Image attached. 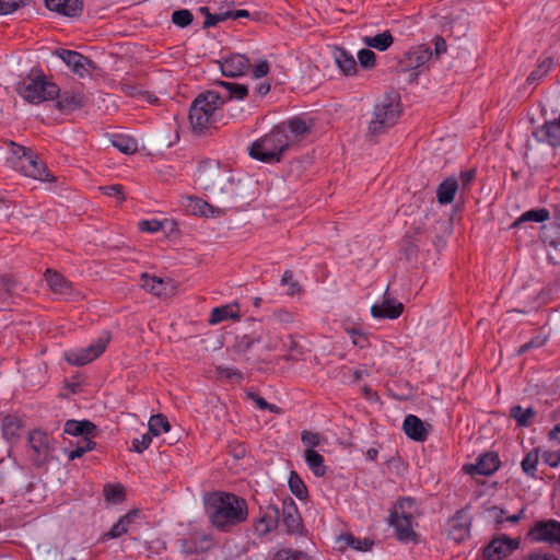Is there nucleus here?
Listing matches in <instances>:
<instances>
[{
  "mask_svg": "<svg viewBox=\"0 0 560 560\" xmlns=\"http://www.w3.org/2000/svg\"><path fill=\"white\" fill-rule=\"evenodd\" d=\"M207 512L209 522L214 528L230 532L233 527L246 522L248 504L244 498L234 493L217 492L210 498Z\"/></svg>",
  "mask_w": 560,
  "mask_h": 560,
  "instance_id": "1",
  "label": "nucleus"
},
{
  "mask_svg": "<svg viewBox=\"0 0 560 560\" xmlns=\"http://www.w3.org/2000/svg\"><path fill=\"white\" fill-rule=\"evenodd\" d=\"M224 98L215 91L200 93L191 103L189 108V121L192 131L202 135L206 130L214 128L218 119V112L222 109Z\"/></svg>",
  "mask_w": 560,
  "mask_h": 560,
  "instance_id": "2",
  "label": "nucleus"
},
{
  "mask_svg": "<svg viewBox=\"0 0 560 560\" xmlns=\"http://www.w3.org/2000/svg\"><path fill=\"white\" fill-rule=\"evenodd\" d=\"M293 144V140L284 133L283 126L273 127L268 133L255 140L248 148L252 159L267 164L279 163L283 153Z\"/></svg>",
  "mask_w": 560,
  "mask_h": 560,
  "instance_id": "3",
  "label": "nucleus"
},
{
  "mask_svg": "<svg viewBox=\"0 0 560 560\" xmlns=\"http://www.w3.org/2000/svg\"><path fill=\"white\" fill-rule=\"evenodd\" d=\"M15 91L30 104H39L55 100L59 94V86L49 81L39 69L33 68L31 72L19 81Z\"/></svg>",
  "mask_w": 560,
  "mask_h": 560,
  "instance_id": "4",
  "label": "nucleus"
},
{
  "mask_svg": "<svg viewBox=\"0 0 560 560\" xmlns=\"http://www.w3.org/2000/svg\"><path fill=\"white\" fill-rule=\"evenodd\" d=\"M401 114L400 96L397 92L385 93L374 105L372 119L369 122L368 132L370 136L384 133L393 127Z\"/></svg>",
  "mask_w": 560,
  "mask_h": 560,
  "instance_id": "5",
  "label": "nucleus"
},
{
  "mask_svg": "<svg viewBox=\"0 0 560 560\" xmlns=\"http://www.w3.org/2000/svg\"><path fill=\"white\" fill-rule=\"evenodd\" d=\"M10 145L12 156L9 161L12 168L34 179L43 182L54 180L46 164L38 158L37 153L30 148L14 142H11Z\"/></svg>",
  "mask_w": 560,
  "mask_h": 560,
  "instance_id": "6",
  "label": "nucleus"
},
{
  "mask_svg": "<svg viewBox=\"0 0 560 560\" xmlns=\"http://www.w3.org/2000/svg\"><path fill=\"white\" fill-rule=\"evenodd\" d=\"M477 177L476 168L460 171L459 175L444 178L436 188V200L441 206H447L458 199L464 201L469 195Z\"/></svg>",
  "mask_w": 560,
  "mask_h": 560,
  "instance_id": "7",
  "label": "nucleus"
},
{
  "mask_svg": "<svg viewBox=\"0 0 560 560\" xmlns=\"http://www.w3.org/2000/svg\"><path fill=\"white\" fill-rule=\"evenodd\" d=\"M108 341V335L100 337L94 343H91L85 348L66 352V360L71 365H85L98 358L105 351Z\"/></svg>",
  "mask_w": 560,
  "mask_h": 560,
  "instance_id": "8",
  "label": "nucleus"
},
{
  "mask_svg": "<svg viewBox=\"0 0 560 560\" xmlns=\"http://www.w3.org/2000/svg\"><path fill=\"white\" fill-rule=\"evenodd\" d=\"M55 54L80 78L90 75V69L94 70L96 68L91 59L75 50L59 48L56 49Z\"/></svg>",
  "mask_w": 560,
  "mask_h": 560,
  "instance_id": "9",
  "label": "nucleus"
},
{
  "mask_svg": "<svg viewBox=\"0 0 560 560\" xmlns=\"http://www.w3.org/2000/svg\"><path fill=\"white\" fill-rule=\"evenodd\" d=\"M520 546L518 539H512L506 535L494 537L482 550L486 560H501L510 556Z\"/></svg>",
  "mask_w": 560,
  "mask_h": 560,
  "instance_id": "10",
  "label": "nucleus"
},
{
  "mask_svg": "<svg viewBox=\"0 0 560 560\" xmlns=\"http://www.w3.org/2000/svg\"><path fill=\"white\" fill-rule=\"evenodd\" d=\"M528 536L535 541L558 546L560 550V522L556 520L537 522L529 530Z\"/></svg>",
  "mask_w": 560,
  "mask_h": 560,
  "instance_id": "11",
  "label": "nucleus"
},
{
  "mask_svg": "<svg viewBox=\"0 0 560 560\" xmlns=\"http://www.w3.org/2000/svg\"><path fill=\"white\" fill-rule=\"evenodd\" d=\"M279 523L284 527L288 534H301L303 529V522L299 512L298 505L292 498H287L282 501L280 509Z\"/></svg>",
  "mask_w": 560,
  "mask_h": 560,
  "instance_id": "12",
  "label": "nucleus"
},
{
  "mask_svg": "<svg viewBox=\"0 0 560 560\" xmlns=\"http://www.w3.org/2000/svg\"><path fill=\"white\" fill-rule=\"evenodd\" d=\"M422 224L424 231H431L440 238L452 233L453 215L450 212H424Z\"/></svg>",
  "mask_w": 560,
  "mask_h": 560,
  "instance_id": "13",
  "label": "nucleus"
},
{
  "mask_svg": "<svg viewBox=\"0 0 560 560\" xmlns=\"http://www.w3.org/2000/svg\"><path fill=\"white\" fill-rule=\"evenodd\" d=\"M55 100V107L63 114L72 113L85 105V95L82 89H70L63 91L59 89V94Z\"/></svg>",
  "mask_w": 560,
  "mask_h": 560,
  "instance_id": "14",
  "label": "nucleus"
},
{
  "mask_svg": "<svg viewBox=\"0 0 560 560\" xmlns=\"http://www.w3.org/2000/svg\"><path fill=\"white\" fill-rule=\"evenodd\" d=\"M404 312V304L393 299L388 294V289L385 291L383 301L375 303L371 307V314L374 318H389L396 319Z\"/></svg>",
  "mask_w": 560,
  "mask_h": 560,
  "instance_id": "15",
  "label": "nucleus"
},
{
  "mask_svg": "<svg viewBox=\"0 0 560 560\" xmlns=\"http://www.w3.org/2000/svg\"><path fill=\"white\" fill-rule=\"evenodd\" d=\"M221 168L219 161L207 160L199 164L197 179L205 189H209L221 182Z\"/></svg>",
  "mask_w": 560,
  "mask_h": 560,
  "instance_id": "16",
  "label": "nucleus"
},
{
  "mask_svg": "<svg viewBox=\"0 0 560 560\" xmlns=\"http://www.w3.org/2000/svg\"><path fill=\"white\" fill-rule=\"evenodd\" d=\"M533 136L538 142L546 143L552 148L560 147V116L536 128L533 131Z\"/></svg>",
  "mask_w": 560,
  "mask_h": 560,
  "instance_id": "17",
  "label": "nucleus"
},
{
  "mask_svg": "<svg viewBox=\"0 0 560 560\" xmlns=\"http://www.w3.org/2000/svg\"><path fill=\"white\" fill-rule=\"evenodd\" d=\"M500 467V459L495 453H486L481 455L476 464L466 465L464 468L467 474L490 476Z\"/></svg>",
  "mask_w": 560,
  "mask_h": 560,
  "instance_id": "18",
  "label": "nucleus"
},
{
  "mask_svg": "<svg viewBox=\"0 0 560 560\" xmlns=\"http://www.w3.org/2000/svg\"><path fill=\"white\" fill-rule=\"evenodd\" d=\"M141 511L138 509L130 510L128 513L122 515L116 524L112 526V528L104 534L103 540L106 539H116L127 534L130 529H132L133 525L138 523L140 518Z\"/></svg>",
  "mask_w": 560,
  "mask_h": 560,
  "instance_id": "19",
  "label": "nucleus"
},
{
  "mask_svg": "<svg viewBox=\"0 0 560 560\" xmlns=\"http://www.w3.org/2000/svg\"><path fill=\"white\" fill-rule=\"evenodd\" d=\"M250 63L244 55L235 54L223 60L221 71L224 77L236 78L248 72Z\"/></svg>",
  "mask_w": 560,
  "mask_h": 560,
  "instance_id": "20",
  "label": "nucleus"
},
{
  "mask_svg": "<svg viewBox=\"0 0 560 560\" xmlns=\"http://www.w3.org/2000/svg\"><path fill=\"white\" fill-rule=\"evenodd\" d=\"M471 520L463 511H457L450 522L448 535L456 542L463 541L470 533Z\"/></svg>",
  "mask_w": 560,
  "mask_h": 560,
  "instance_id": "21",
  "label": "nucleus"
},
{
  "mask_svg": "<svg viewBox=\"0 0 560 560\" xmlns=\"http://www.w3.org/2000/svg\"><path fill=\"white\" fill-rule=\"evenodd\" d=\"M46 8L68 18H75L83 10L82 0H45Z\"/></svg>",
  "mask_w": 560,
  "mask_h": 560,
  "instance_id": "22",
  "label": "nucleus"
},
{
  "mask_svg": "<svg viewBox=\"0 0 560 560\" xmlns=\"http://www.w3.org/2000/svg\"><path fill=\"white\" fill-rule=\"evenodd\" d=\"M412 520L406 516H389V523L395 529L396 537L401 542L416 541L417 534L412 529Z\"/></svg>",
  "mask_w": 560,
  "mask_h": 560,
  "instance_id": "23",
  "label": "nucleus"
},
{
  "mask_svg": "<svg viewBox=\"0 0 560 560\" xmlns=\"http://www.w3.org/2000/svg\"><path fill=\"white\" fill-rule=\"evenodd\" d=\"M405 434L417 442H423L428 438V431L423 422L415 415H408L402 423Z\"/></svg>",
  "mask_w": 560,
  "mask_h": 560,
  "instance_id": "24",
  "label": "nucleus"
},
{
  "mask_svg": "<svg viewBox=\"0 0 560 560\" xmlns=\"http://www.w3.org/2000/svg\"><path fill=\"white\" fill-rule=\"evenodd\" d=\"M280 520V509L276 504H269L267 512L255 523V529L261 535H266L275 529Z\"/></svg>",
  "mask_w": 560,
  "mask_h": 560,
  "instance_id": "25",
  "label": "nucleus"
},
{
  "mask_svg": "<svg viewBox=\"0 0 560 560\" xmlns=\"http://www.w3.org/2000/svg\"><path fill=\"white\" fill-rule=\"evenodd\" d=\"M45 279L54 293L62 295H71L73 292L72 283L66 279L61 273L47 269Z\"/></svg>",
  "mask_w": 560,
  "mask_h": 560,
  "instance_id": "26",
  "label": "nucleus"
},
{
  "mask_svg": "<svg viewBox=\"0 0 560 560\" xmlns=\"http://www.w3.org/2000/svg\"><path fill=\"white\" fill-rule=\"evenodd\" d=\"M65 433L73 436L94 438L96 433V425L89 421L68 420L63 427Z\"/></svg>",
  "mask_w": 560,
  "mask_h": 560,
  "instance_id": "27",
  "label": "nucleus"
},
{
  "mask_svg": "<svg viewBox=\"0 0 560 560\" xmlns=\"http://www.w3.org/2000/svg\"><path fill=\"white\" fill-rule=\"evenodd\" d=\"M332 55L335 62L345 75L357 73V61L350 52L343 48L335 47Z\"/></svg>",
  "mask_w": 560,
  "mask_h": 560,
  "instance_id": "28",
  "label": "nucleus"
},
{
  "mask_svg": "<svg viewBox=\"0 0 560 560\" xmlns=\"http://www.w3.org/2000/svg\"><path fill=\"white\" fill-rule=\"evenodd\" d=\"M339 549L343 550L348 547L357 551H368L374 545V541L370 538L360 539L354 537L352 534L347 533L338 537Z\"/></svg>",
  "mask_w": 560,
  "mask_h": 560,
  "instance_id": "29",
  "label": "nucleus"
},
{
  "mask_svg": "<svg viewBox=\"0 0 560 560\" xmlns=\"http://www.w3.org/2000/svg\"><path fill=\"white\" fill-rule=\"evenodd\" d=\"M536 410L532 407L523 408L520 405L512 406L510 408V417L516 421V425L520 428L530 427L536 418Z\"/></svg>",
  "mask_w": 560,
  "mask_h": 560,
  "instance_id": "30",
  "label": "nucleus"
},
{
  "mask_svg": "<svg viewBox=\"0 0 560 560\" xmlns=\"http://www.w3.org/2000/svg\"><path fill=\"white\" fill-rule=\"evenodd\" d=\"M278 126L284 127V133L290 131L291 136L289 137L293 140V143L296 139H301L311 131V127L304 119L300 117H293L284 122L279 124Z\"/></svg>",
  "mask_w": 560,
  "mask_h": 560,
  "instance_id": "31",
  "label": "nucleus"
},
{
  "mask_svg": "<svg viewBox=\"0 0 560 560\" xmlns=\"http://www.w3.org/2000/svg\"><path fill=\"white\" fill-rule=\"evenodd\" d=\"M553 221L541 226V237L545 242L557 247L560 245V212H555Z\"/></svg>",
  "mask_w": 560,
  "mask_h": 560,
  "instance_id": "32",
  "label": "nucleus"
},
{
  "mask_svg": "<svg viewBox=\"0 0 560 560\" xmlns=\"http://www.w3.org/2000/svg\"><path fill=\"white\" fill-rule=\"evenodd\" d=\"M23 428L22 419L15 415H7L2 418L1 429L5 440H13L20 435Z\"/></svg>",
  "mask_w": 560,
  "mask_h": 560,
  "instance_id": "33",
  "label": "nucleus"
},
{
  "mask_svg": "<svg viewBox=\"0 0 560 560\" xmlns=\"http://www.w3.org/2000/svg\"><path fill=\"white\" fill-rule=\"evenodd\" d=\"M432 57L430 47L418 46L406 54L407 66L417 69L427 63Z\"/></svg>",
  "mask_w": 560,
  "mask_h": 560,
  "instance_id": "34",
  "label": "nucleus"
},
{
  "mask_svg": "<svg viewBox=\"0 0 560 560\" xmlns=\"http://www.w3.org/2000/svg\"><path fill=\"white\" fill-rule=\"evenodd\" d=\"M141 287L156 296H162L167 294L168 281H165L162 278L150 277L147 273H143Z\"/></svg>",
  "mask_w": 560,
  "mask_h": 560,
  "instance_id": "35",
  "label": "nucleus"
},
{
  "mask_svg": "<svg viewBox=\"0 0 560 560\" xmlns=\"http://www.w3.org/2000/svg\"><path fill=\"white\" fill-rule=\"evenodd\" d=\"M217 84L226 91L225 95H221L224 98V104L233 98L244 100L248 95V89L244 84L228 81H217Z\"/></svg>",
  "mask_w": 560,
  "mask_h": 560,
  "instance_id": "36",
  "label": "nucleus"
},
{
  "mask_svg": "<svg viewBox=\"0 0 560 560\" xmlns=\"http://www.w3.org/2000/svg\"><path fill=\"white\" fill-rule=\"evenodd\" d=\"M110 142L114 148L127 155L135 154L138 151L137 140L129 136L114 135Z\"/></svg>",
  "mask_w": 560,
  "mask_h": 560,
  "instance_id": "37",
  "label": "nucleus"
},
{
  "mask_svg": "<svg viewBox=\"0 0 560 560\" xmlns=\"http://www.w3.org/2000/svg\"><path fill=\"white\" fill-rule=\"evenodd\" d=\"M305 462L308 468L316 477H324L327 471V467L324 464V457L314 450L305 451Z\"/></svg>",
  "mask_w": 560,
  "mask_h": 560,
  "instance_id": "38",
  "label": "nucleus"
},
{
  "mask_svg": "<svg viewBox=\"0 0 560 560\" xmlns=\"http://www.w3.org/2000/svg\"><path fill=\"white\" fill-rule=\"evenodd\" d=\"M363 40L366 46L384 51L392 46L394 37L389 31H385L375 36H366Z\"/></svg>",
  "mask_w": 560,
  "mask_h": 560,
  "instance_id": "39",
  "label": "nucleus"
},
{
  "mask_svg": "<svg viewBox=\"0 0 560 560\" xmlns=\"http://www.w3.org/2000/svg\"><path fill=\"white\" fill-rule=\"evenodd\" d=\"M416 510V502L411 498H401L397 501V503L394 505L393 510L390 511L392 517L395 516H406L413 518V512Z\"/></svg>",
  "mask_w": 560,
  "mask_h": 560,
  "instance_id": "40",
  "label": "nucleus"
},
{
  "mask_svg": "<svg viewBox=\"0 0 560 560\" xmlns=\"http://www.w3.org/2000/svg\"><path fill=\"white\" fill-rule=\"evenodd\" d=\"M552 59L546 58L537 65L526 79L528 85H537L550 71Z\"/></svg>",
  "mask_w": 560,
  "mask_h": 560,
  "instance_id": "41",
  "label": "nucleus"
},
{
  "mask_svg": "<svg viewBox=\"0 0 560 560\" xmlns=\"http://www.w3.org/2000/svg\"><path fill=\"white\" fill-rule=\"evenodd\" d=\"M28 443L38 455L48 451V436L40 430H33L30 432Z\"/></svg>",
  "mask_w": 560,
  "mask_h": 560,
  "instance_id": "42",
  "label": "nucleus"
},
{
  "mask_svg": "<svg viewBox=\"0 0 560 560\" xmlns=\"http://www.w3.org/2000/svg\"><path fill=\"white\" fill-rule=\"evenodd\" d=\"M230 318H238L237 312H235L233 310V306L230 304L222 305V306L214 307L211 311L209 323L211 325H215V324H219V323L230 319Z\"/></svg>",
  "mask_w": 560,
  "mask_h": 560,
  "instance_id": "43",
  "label": "nucleus"
},
{
  "mask_svg": "<svg viewBox=\"0 0 560 560\" xmlns=\"http://www.w3.org/2000/svg\"><path fill=\"white\" fill-rule=\"evenodd\" d=\"M179 205L185 210H220L196 196H183L179 200Z\"/></svg>",
  "mask_w": 560,
  "mask_h": 560,
  "instance_id": "44",
  "label": "nucleus"
},
{
  "mask_svg": "<svg viewBox=\"0 0 560 560\" xmlns=\"http://www.w3.org/2000/svg\"><path fill=\"white\" fill-rule=\"evenodd\" d=\"M148 427L150 432L155 436L160 435L162 432H168L171 430V423L162 413L153 415L149 420Z\"/></svg>",
  "mask_w": 560,
  "mask_h": 560,
  "instance_id": "45",
  "label": "nucleus"
},
{
  "mask_svg": "<svg viewBox=\"0 0 560 560\" xmlns=\"http://www.w3.org/2000/svg\"><path fill=\"white\" fill-rule=\"evenodd\" d=\"M103 493L105 499L114 504L121 503L125 500L124 487L119 483H106Z\"/></svg>",
  "mask_w": 560,
  "mask_h": 560,
  "instance_id": "46",
  "label": "nucleus"
},
{
  "mask_svg": "<svg viewBox=\"0 0 560 560\" xmlns=\"http://www.w3.org/2000/svg\"><path fill=\"white\" fill-rule=\"evenodd\" d=\"M202 15H205V22L202 27L205 30L215 26L220 22H224L230 19V14L225 12L212 14L208 7H200L198 10Z\"/></svg>",
  "mask_w": 560,
  "mask_h": 560,
  "instance_id": "47",
  "label": "nucleus"
},
{
  "mask_svg": "<svg viewBox=\"0 0 560 560\" xmlns=\"http://www.w3.org/2000/svg\"><path fill=\"white\" fill-rule=\"evenodd\" d=\"M538 460H539V450L538 448L530 450L521 463L524 474H526L528 477H535Z\"/></svg>",
  "mask_w": 560,
  "mask_h": 560,
  "instance_id": "48",
  "label": "nucleus"
},
{
  "mask_svg": "<svg viewBox=\"0 0 560 560\" xmlns=\"http://www.w3.org/2000/svg\"><path fill=\"white\" fill-rule=\"evenodd\" d=\"M289 488L291 492L300 500H303L307 497V488L304 481L295 471H291L290 474Z\"/></svg>",
  "mask_w": 560,
  "mask_h": 560,
  "instance_id": "49",
  "label": "nucleus"
},
{
  "mask_svg": "<svg viewBox=\"0 0 560 560\" xmlns=\"http://www.w3.org/2000/svg\"><path fill=\"white\" fill-rule=\"evenodd\" d=\"M549 220V212H523L511 225V228H518L525 222H539L542 223Z\"/></svg>",
  "mask_w": 560,
  "mask_h": 560,
  "instance_id": "50",
  "label": "nucleus"
},
{
  "mask_svg": "<svg viewBox=\"0 0 560 560\" xmlns=\"http://www.w3.org/2000/svg\"><path fill=\"white\" fill-rule=\"evenodd\" d=\"M261 334L243 335L236 339L235 348L238 352L248 351L255 343L261 342Z\"/></svg>",
  "mask_w": 560,
  "mask_h": 560,
  "instance_id": "51",
  "label": "nucleus"
},
{
  "mask_svg": "<svg viewBox=\"0 0 560 560\" xmlns=\"http://www.w3.org/2000/svg\"><path fill=\"white\" fill-rule=\"evenodd\" d=\"M96 443L92 441V438H82L81 441L78 442L77 447L72 450L68 457L70 460L82 457L86 452L95 448Z\"/></svg>",
  "mask_w": 560,
  "mask_h": 560,
  "instance_id": "52",
  "label": "nucleus"
},
{
  "mask_svg": "<svg viewBox=\"0 0 560 560\" xmlns=\"http://www.w3.org/2000/svg\"><path fill=\"white\" fill-rule=\"evenodd\" d=\"M192 21L194 14L188 9L175 10L172 13V22L180 28L189 26Z\"/></svg>",
  "mask_w": 560,
  "mask_h": 560,
  "instance_id": "53",
  "label": "nucleus"
},
{
  "mask_svg": "<svg viewBox=\"0 0 560 560\" xmlns=\"http://www.w3.org/2000/svg\"><path fill=\"white\" fill-rule=\"evenodd\" d=\"M358 60L362 68L371 69L375 66L376 55L373 50L363 48L358 52Z\"/></svg>",
  "mask_w": 560,
  "mask_h": 560,
  "instance_id": "54",
  "label": "nucleus"
},
{
  "mask_svg": "<svg viewBox=\"0 0 560 560\" xmlns=\"http://www.w3.org/2000/svg\"><path fill=\"white\" fill-rule=\"evenodd\" d=\"M167 223V220H142L138 223V226L142 232L155 233L160 230H163Z\"/></svg>",
  "mask_w": 560,
  "mask_h": 560,
  "instance_id": "55",
  "label": "nucleus"
},
{
  "mask_svg": "<svg viewBox=\"0 0 560 560\" xmlns=\"http://www.w3.org/2000/svg\"><path fill=\"white\" fill-rule=\"evenodd\" d=\"M273 560H307V556L302 551L282 549L276 553Z\"/></svg>",
  "mask_w": 560,
  "mask_h": 560,
  "instance_id": "56",
  "label": "nucleus"
},
{
  "mask_svg": "<svg viewBox=\"0 0 560 560\" xmlns=\"http://www.w3.org/2000/svg\"><path fill=\"white\" fill-rule=\"evenodd\" d=\"M152 436L153 434L149 430L147 433L142 434L140 439H133L131 450L137 453H142L150 446Z\"/></svg>",
  "mask_w": 560,
  "mask_h": 560,
  "instance_id": "57",
  "label": "nucleus"
},
{
  "mask_svg": "<svg viewBox=\"0 0 560 560\" xmlns=\"http://www.w3.org/2000/svg\"><path fill=\"white\" fill-rule=\"evenodd\" d=\"M400 252L408 261H413L417 259L418 245L415 242L407 238L404 241Z\"/></svg>",
  "mask_w": 560,
  "mask_h": 560,
  "instance_id": "58",
  "label": "nucleus"
},
{
  "mask_svg": "<svg viewBox=\"0 0 560 560\" xmlns=\"http://www.w3.org/2000/svg\"><path fill=\"white\" fill-rule=\"evenodd\" d=\"M301 440L304 445L308 446V450H313L320 444L322 436L319 433H314L310 431H303L301 434Z\"/></svg>",
  "mask_w": 560,
  "mask_h": 560,
  "instance_id": "59",
  "label": "nucleus"
},
{
  "mask_svg": "<svg viewBox=\"0 0 560 560\" xmlns=\"http://www.w3.org/2000/svg\"><path fill=\"white\" fill-rule=\"evenodd\" d=\"M226 13H229L231 15L230 19H232V20H236V19H240V18H248V19H252L254 21H260V19H261V13L260 12L250 13L249 11L243 10V9L226 11Z\"/></svg>",
  "mask_w": 560,
  "mask_h": 560,
  "instance_id": "60",
  "label": "nucleus"
},
{
  "mask_svg": "<svg viewBox=\"0 0 560 560\" xmlns=\"http://www.w3.org/2000/svg\"><path fill=\"white\" fill-rule=\"evenodd\" d=\"M289 352L285 355V360H299V357L302 354L300 345L293 339L292 336H289Z\"/></svg>",
  "mask_w": 560,
  "mask_h": 560,
  "instance_id": "61",
  "label": "nucleus"
},
{
  "mask_svg": "<svg viewBox=\"0 0 560 560\" xmlns=\"http://www.w3.org/2000/svg\"><path fill=\"white\" fill-rule=\"evenodd\" d=\"M282 285H290L289 294H294L300 290V285L296 281H293V273L291 270H285L281 278Z\"/></svg>",
  "mask_w": 560,
  "mask_h": 560,
  "instance_id": "62",
  "label": "nucleus"
},
{
  "mask_svg": "<svg viewBox=\"0 0 560 560\" xmlns=\"http://www.w3.org/2000/svg\"><path fill=\"white\" fill-rule=\"evenodd\" d=\"M101 189L103 190V192L105 195L117 198L118 203L115 207L120 206V201L124 199L122 191H121L122 187L120 185L105 186V187H101Z\"/></svg>",
  "mask_w": 560,
  "mask_h": 560,
  "instance_id": "63",
  "label": "nucleus"
},
{
  "mask_svg": "<svg viewBox=\"0 0 560 560\" xmlns=\"http://www.w3.org/2000/svg\"><path fill=\"white\" fill-rule=\"evenodd\" d=\"M269 72V63L267 60H261L253 68V75L256 79L264 78Z\"/></svg>",
  "mask_w": 560,
  "mask_h": 560,
  "instance_id": "64",
  "label": "nucleus"
}]
</instances>
